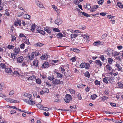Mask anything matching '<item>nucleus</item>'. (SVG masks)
<instances>
[{
    "label": "nucleus",
    "mask_w": 123,
    "mask_h": 123,
    "mask_svg": "<svg viewBox=\"0 0 123 123\" xmlns=\"http://www.w3.org/2000/svg\"><path fill=\"white\" fill-rule=\"evenodd\" d=\"M113 50L110 49H107L106 50V52L108 53V55H109V54H112V53H113Z\"/></svg>",
    "instance_id": "25"
},
{
    "label": "nucleus",
    "mask_w": 123,
    "mask_h": 123,
    "mask_svg": "<svg viewBox=\"0 0 123 123\" xmlns=\"http://www.w3.org/2000/svg\"><path fill=\"white\" fill-rule=\"evenodd\" d=\"M11 36L12 38V39H11V41L13 42L16 40V37L14 36L13 35H12Z\"/></svg>",
    "instance_id": "42"
},
{
    "label": "nucleus",
    "mask_w": 123,
    "mask_h": 123,
    "mask_svg": "<svg viewBox=\"0 0 123 123\" xmlns=\"http://www.w3.org/2000/svg\"><path fill=\"white\" fill-rule=\"evenodd\" d=\"M70 50L72 51H74L75 52H78L80 51L79 49L76 48H72L70 49Z\"/></svg>",
    "instance_id": "24"
},
{
    "label": "nucleus",
    "mask_w": 123,
    "mask_h": 123,
    "mask_svg": "<svg viewBox=\"0 0 123 123\" xmlns=\"http://www.w3.org/2000/svg\"><path fill=\"white\" fill-rule=\"evenodd\" d=\"M48 63L47 62H45L43 64L42 67L43 68H46L49 67Z\"/></svg>",
    "instance_id": "20"
},
{
    "label": "nucleus",
    "mask_w": 123,
    "mask_h": 123,
    "mask_svg": "<svg viewBox=\"0 0 123 123\" xmlns=\"http://www.w3.org/2000/svg\"><path fill=\"white\" fill-rule=\"evenodd\" d=\"M57 78H61L63 76L62 74L59 72L57 74Z\"/></svg>",
    "instance_id": "54"
},
{
    "label": "nucleus",
    "mask_w": 123,
    "mask_h": 123,
    "mask_svg": "<svg viewBox=\"0 0 123 123\" xmlns=\"http://www.w3.org/2000/svg\"><path fill=\"white\" fill-rule=\"evenodd\" d=\"M62 20L61 19H56L55 21V23L58 25H60L62 23Z\"/></svg>",
    "instance_id": "11"
},
{
    "label": "nucleus",
    "mask_w": 123,
    "mask_h": 123,
    "mask_svg": "<svg viewBox=\"0 0 123 123\" xmlns=\"http://www.w3.org/2000/svg\"><path fill=\"white\" fill-rule=\"evenodd\" d=\"M97 97L96 95L95 94H94L92 95L91 96V99L93 100L95 99Z\"/></svg>",
    "instance_id": "41"
},
{
    "label": "nucleus",
    "mask_w": 123,
    "mask_h": 123,
    "mask_svg": "<svg viewBox=\"0 0 123 123\" xmlns=\"http://www.w3.org/2000/svg\"><path fill=\"white\" fill-rule=\"evenodd\" d=\"M20 47L21 49H24L25 47V44L24 43H22L20 45Z\"/></svg>",
    "instance_id": "56"
},
{
    "label": "nucleus",
    "mask_w": 123,
    "mask_h": 123,
    "mask_svg": "<svg viewBox=\"0 0 123 123\" xmlns=\"http://www.w3.org/2000/svg\"><path fill=\"white\" fill-rule=\"evenodd\" d=\"M23 42L27 44H29L30 43L29 39L27 38L23 40Z\"/></svg>",
    "instance_id": "34"
},
{
    "label": "nucleus",
    "mask_w": 123,
    "mask_h": 123,
    "mask_svg": "<svg viewBox=\"0 0 123 123\" xmlns=\"http://www.w3.org/2000/svg\"><path fill=\"white\" fill-rule=\"evenodd\" d=\"M38 61L36 59L34 60L33 62V66H35L36 67L38 66Z\"/></svg>",
    "instance_id": "16"
},
{
    "label": "nucleus",
    "mask_w": 123,
    "mask_h": 123,
    "mask_svg": "<svg viewBox=\"0 0 123 123\" xmlns=\"http://www.w3.org/2000/svg\"><path fill=\"white\" fill-rule=\"evenodd\" d=\"M21 20H17L16 21H15L14 22V24L16 26L18 25L20 26L21 25Z\"/></svg>",
    "instance_id": "13"
},
{
    "label": "nucleus",
    "mask_w": 123,
    "mask_h": 123,
    "mask_svg": "<svg viewBox=\"0 0 123 123\" xmlns=\"http://www.w3.org/2000/svg\"><path fill=\"white\" fill-rule=\"evenodd\" d=\"M22 28H23V29L24 30L26 31H28V28H27L26 26H25V25L23 26L22 27Z\"/></svg>",
    "instance_id": "58"
},
{
    "label": "nucleus",
    "mask_w": 123,
    "mask_h": 123,
    "mask_svg": "<svg viewBox=\"0 0 123 123\" xmlns=\"http://www.w3.org/2000/svg\"><path fill=\"white\" fill-rule=\"evenodd\" d=\"M24 101L28 103L29 104H30L31 105H33L34 104H32V102H31V101H30L29 100H28L27 99H25L24 100Z\"/></svg>",
    "instance_id": "28"
},
{
    "label": "nucleus",
    "mask_w": 123,
    "mask_h": 123,
    "mask_svg": "<svg viewBox=\"0 0 123 123\" xmlns=\"http://www.w3.org/2000/svg\"><path fill=\"white\" fill-rule=\"evenodd\" d=\"M36 106L38 108L41 110L46 111H47L49 110V108L44 107L42 105L39 104H37Z\"/></svg>",
    "instance_id": "4"
},
{
    "label": "nucleus",
    "mask_w": 123,
    "mask_h": 123,
    "mask_svg": "<svg viewBox=\"0 0 123 123\" xmlns=\"http://www.w3.org/2000/svg\"><path fill=\"white\" fill-rule=\"evenodd\" d=\"M106 68L110 72L109 73V74H112V68L110 66V65L109 64H108L106 66Z\"/></svg>",
    "instance_id": "8"
},
{
    "label": "nucleus",
    "mask_w": 123,
    "mask_h": 123,
    "mask_svg": "<svg viewBox=\"0 0 123 123\" xmlns=\"http://www.w3.org/2000/svg\"><path fill=\"white\" fill-rule=\"evenodd\" d=\"M85 68L86 69H88L90 67V65L88 63H85Z\"/></svg>",
    "instance_id": "40"
},
{
    "label": "nucleus",
    "mask_w": 123,
    "mask_h": 123,
    "mask_svg": "<svg viewBox=\"0 0 123 123\" xmlns=\"http://www.w3.org/2000/svg\"><path fill=\"white\" fill-rule=\"evenodd\" d=\"M117 6L120 8H123V5L121 2H118L117 3Z\"/></svg>",
    "instance_id": "36"
},
{
    "label": "nucleus",
    "mask_w": 123,
    "mask_h": 123,
    "mask_svg": "<svg viewBox=\"0 0 123 123\" xmlns=\"http://www.w3.org/2000/svg\"><path fill=\"white\" fill-rule=\"evenodd\" d=\"M36 28V25L35 24H33L31 26V31H34L35 29Z\"/></svg>",
    "instance_id": "30"
},
{
    "label": "nucleus",
    "mask_w": 123,
    "mask_h": 123,
    "mask_svg": "<svg viewBox=\"0 0 123 123\" xmlns=\"http://www.w3.org/2000/svg\"><path fill=\"white\" fill-rule=\"evenodd\" d=\"M117 48L118 49L121 50L123 48V47L121 45L118 46H117Z\"/></svg>",
    "instance_id": "60"
},
{
    "label": "nucleus",
    "mask_w": 123,
    "mask_h": 123,
    "mask_svg": "<svg viewBox=\"0 0 123 123\" xmlns=\"http://www.w3.org/2000/svg\"><path fill=\"white\" fill-rule=\"evenodd\" d=\"M14 93V91L13 90L11 91L9 93V95H13Z\"/></svg>",
    "instance_id": "63"
},
{
    "label": "nucleus",
    "mask_w": 123,
    "mask_h": 123,
    "mask_svg": "<svg viewBox=\"0 0 123 123\" xmlns=\"http://www.w3.org/2000/svg\"><path fill=\"white\" fill-rule=\"evenodd\" d=\"M94 84L96 85L100 86V81L96 80H95L94 82Z\"/></svg>",
    "instance_id": "32"
},
{
    "label": "nucleus",
    "mask_w": 123,
    "mask_h": 123,
    "mask_svg": "<svg viewBox=\"0 0 123 123\" xmlns=\"http://www.w3.org/2000/svg\"><path fill=\"white\" fill-rule=\"evenodd\" d=\"M21 66L22 67L27 66L26 62H23V63H22V64Z\"/></svg>",
    "instance_id": "61"
},
{
    "label": "nucleus",
    "mask_w": 123,
    "mask_h": 123,
    "mask_svg": "<svg viewBox=\"0 0 123 123\" xmlns=\"http://www.w3.org/2000/svg\"><path fill=\"white\" fill-rule=\"evenodd\" d=\"M106 14V13L104 12H101L100 13V15L103 16H105Z\"/></svg>",
    "instance_id": "64"
},
{
    "label": "nucleus",
    "mask_w": 123,
    "mask_h": 123,
    "mask_svg": "<svg viewBox=\"0 0 123 123\" xmlns=\"http://www.w3.org/2000/svg\"><path fill=\"white\" fill-rule=\"evenodd\" d=\"M85 76L88 78H89L90 77V74L88 72H86L84 74Z\"/></svg>",
    "instance_id": "45"
},
{
    "label": "nucleus",
    "mask_w": 123,
    "mask_h": 123,
    "mask_svg": "<svg viewBox=\"0 0 123 123\" xmlns=\"http://www.w3.org/2000/svg\"><path fill=\"white\" fill-rule=\"evenodd\" d=\"M73 33L71 34V36L72 38H75L78 36H79L80 37H82L86 39V35L83 34V33H81L79 31H73Z\"/></svg>",
    "instance_id": "1"
},
{
    "label": "nucleus",
    "mask_w": 123,
    "mask_h": 123,
    "mask_svg": "<svg viewBox=\"0 0 123 123\" xmlns=\"http://www.w3.org/2000/svg\"><path fill=\"white\" fill-rule=\"evenodd\" d=\"M108 80L110 83L112 82L113 80V78L112 77H107Z\"/></svg>",
    "instance_id": "33"
},
{
    "label": "nucleus",
    "mask_w": 123,
    "mask_h": 123,
    "mask_svg": "<svg viewBox=\"0 0 123 123\" xmlns=\"http://www.w3.org/2000/svg\"><path fill=\"white\" fill-rule=\"evenodd\" d=\"M98 5H94L93 6L91 7L90 11L91 12H93L96 11V9L98 8Z\"/></svg>",
    "instance_id": "9"
},
{
    "label": "nucleus",
    "mask_w": 123,
    "mask_h": 123,
    "mask_svg": "<svg viewBox=\"0 0 123 123\" xmlns=\"http://www.w3.org/2000/svg\"><path fill=\"white\" fill-rule=\"evenodd\" d=\"M101 43L99 41H97L96 42H94L93 43V44L95 46H98L99 45H101Z\"/></svg>",
    "instance_id": "26"
},
{
    "label": "nucleus",
    "mask_w": 123,
    "mask_h": 123,
    "mask_svg": "<svg viewBox=\"0 0 123 123\" xmlns=\"http://www.w3.org/2000/svg\"><path fill=\"white\" fill-rule=\"evenodd\" d=\"M102 100L103 101L105 100H107L108 99V98L106 96H103L101 97Z\"/></svg>",
    "instance_id": "43"
},
{
    "label": "nucleus",
    "mask_w": 123,
    "mask_h": 123,
    "mask_svg": "<svg viewBox=\"0 0 123 123\" xmlns=\"http://www.w3.org/2000/svg\"><path fill=\"white\" fill-rule=\"evenodd\" d=\"M36 46L37 47H40L43 45L44 44L40 43H38L36 44Z\"/></svg>",
    "instance_id": "38"
},
{
    "label": "nucleus",
    "mask_w": 123,
    "mask_h": 123,
    "mask_svg": "<svg viewBox=\"0 0 123 123\" xmlns=\"http://www.w3.org/2000/svg\"><path fill=\"white\" fill-rule=\"evenodd\" d=\"M36 83L38 84H40L41 83V80L39 78L36 79Z\"/></svg>",
    "instance_id": "35"
},
{
    "label": "nucleus",
    "mask_w": 123,
    "mask_h": 123,
    "mask_svg": "<svg viewBox=\"0 0 123 123\" xmlns=\"http://www.w3.org/2000/svg\"><path fill=\"white\" fill-rule=\"evenodd\" d=\"M52 82L55 85H56L62 84L63 83V82L60 81L59 80L56 79L53 80L52 81Z\"/></svg>",
    "instance_id": "6"
},
{
    "label": "nucleus",
    "mask_w": 123,
    "mask_h": 123,
    "mask_svg": "<svg viewBox=\"0 0 123 123\" xmlns=\"http://www.w3.org/2000/svg\"><path fill=\"white\" fill-rule=\"evenodd\" d=\"M77 97L79 100H81L82 99L81 95L80 93H79L77 95Z\"/></svg>",
    "instance_id": "50"
},
{
    "label": "nucleus",
    "mask_w": 123,
    "mask_h": 123,
    "mask_svg": "<svg viewBox=\"0 0 123 123\" xmlns=\"http://www.w3.org/2000/svg\"><path fill=\"white\" fill-rule=\"evenodd\" d=\"M5 70L6 72L8 73H10L12 71L11 68H6Z\"/></svg>",
    "instance_id": "22"
},
{
    "label": "nucleus",
    "mask_w": 123,
    "mask_h": 123,
    "mask_svg": "<svg viewBox=\"0 0 123 123\" xmlns=\"http://www.w3.org/2000/svg\"><path fill=\"white\" fill-rule=\"evenodd\" d=\"M3 4L2 3H0V11H1L3 9Z\"/></svg>",
    "instance_id": "52"
},
{
    "label": "nucleus",
    "mask_w": 123,
    "mask_h": 123,
    "mask_svg": "<svg viewBox=\"0 0 123 123\" xmlns=\"http://www.w3.org/2000/svg\"><path fill=\"white\" fill-rule=\"evenodd\" d=\"M117 88H123V84L120 82L117 83Z\"/></svg>",
    "instance_id": "21"
},
{
    "label": "nucleus",
    "mask_w": 123,
    "mask_h": 123,
    "mask_svg": "<svg viewBox=\"0 0 123 123\" xmlns=\"http://www.w3.org/2000/svg\"><path fill=\"white\" fill-rule=\"evenodd\" d=\"M82 15H84V16H86V17H88L89 16H88V14H87L86 13L83 12H82Z\"/></svg>",
    "instance_id": "62"
},
{
    "label": "nucleus",
    "mask_w": 123,
    "mask_h": 123,
    "mask_svg": "<svg viewBox=\"0 0 123 123\" xmlns=\"http://www.w3.org/2000/svg\"><path fill=\"white\" fill-rule=\"evenodd\" d=\"M99 58L103 62L105 60V57L104 55H101Z\"/></svg>",
    "instance_id": "55"
},
{
    "label": "nucleus",
    "mask_w": 123,
    "mask_h": 123,
    "mask_svg": "<svg viewBox=\"0 0 123 123\" xmlns=\"http://www.w3.org/2000/svg\"><path fill=\"white\" fill-rule=\"evenodd\" d=\"M0 66L2 68H4L5 67L6 65L4 64L1 63L0 64Z\"/></svg>",
    "instance_id": "57"
},
{
    "label": "nucleus",
    "mask_w": 123,
    "mask_h": 123,
    "mask_svg": "<svg viewBox=\"0 0 123 123\" xmlns=\"http://www.w3.org/2000/svg\"><path fill=\"white\" fill-rule=\"evenodd\" d=\"M60 68L61 69V71L62 72V73H63V72L64 73V71H65V70L62 67V66H60Z\"/></svg>",
    "instance_id": "59"
},
{
    "label": "nucleus",
    "mask_w": 123,
    "mask_h": 123,
    "mask_svg": "<svg viewBox=\"0 0 123 123\" xmlns=\"http://www.w3.org/2000/svg\"><path fill=\"white\" fill-rule=\"evenodd\" d=\"M14 47V46L12 45H8V46H7V47L8 48L10 49H13Z\"/></svg>",
    "instance_id": "49"
},
{
    "label": "nucleus",
    "mask_w": 123,
    "mask_h": 123,
    "mask_svg": "<svg viewBox=\"0 0 123 123\" xmlns=\"http://www.w3.org/2000/svg\"><path fill=\"white\" fill-rule=\"evenodd\" d=\"M52 29L53 31H60L57 28H53L48 27H46L45 28H44V31H51Z\"/></svg>",
    "instance_id": "5"
},
{
    "label": "nucleus",
    "mask_w": 123,
    "mask_h": 123,
    "mask_svg": "<svg viewBox=\"0 0 123 123\" xmlns=\"http://www.w3.org/2000/svg\"><path fill=\"white\" fill-rule=\"evenodd\" d=\"M20 51V49L19 48H15L14 50L13 54L16 55L18 54Z\"/></svg>",
    "instance_id": "14"
},
{
    "label": "nucleus",
    "mask_w": 123,
    "mask_h": 123,
    "mask_svg": "<svg viewBox=\"0 0 123 123\" xmlns=\"http://www.w3.org/2000/svg\"><path fill=\"white\" fill-rule=\"evenodd\" d=\"M35 56V52H33L29 56V59L31 60H32Z\"/></svg>",
    "instance_id": "18"
},
{
    "label": "nucleus",
    "mask_w": 123,
    "mask_h": 123,
    "mask_svg": "<svg viewBox=\"0 0 123 123\" xmlns=\"http://www.w3.org/2000/svg\"><path fill=\"white\" fill-rule=\"evenodd\" d=\"M85 67V64L83 63H82L80 65V67L82 68H84Z\"/></svg>",
    "instance_id": "53"
},
{
    "label": "nucleus",
    "mask_w": 123,
    "mask_h": 123,
    "mask_svg": "<svg viewBox=\"0 0 123 123\" xmlns=\"http://www.w3.org/2000/svg\"><path fill=\"white\" fill-rule=\"evenodd\" d=\"M54 75H52L51 76H49L48 77V79L50 80H53L54 79Z\"/></svg>",
    "instance_id": "47"
},
{
    "label": "nucleus",
    "mask_w": 123,
    "mask_h": 123,
    "mask_svg": "<svg viewBox=\"0 0 123 123\" xmlns=\"http://www.w3.org/2000/svg\"><path fill=\"white\" fill-rule=\"evenodd\" d=\"M31 16L28 14H26L25 15L24 17L29 20L30 19Z\"/></svg>",
    "instance_id": "46"
},
{
    "label": "nucleus",
    "mask_w": 123,
    "mask_h": 123,
    "mask_svg": "<svg viewBox=\"0 0 123 123\" xmlns=\"http://www.w3.org/2000/svg\"><path fill=\"white\" fill-rule=\"evenodd\" d=\"M36 2L37 6L40 8H42L44 7V6L40 2L37 0L36 1Z\"/></svg>",
    "instance_id": "10"
},
{
    "label": "nucleus",
    "mask_w": 123,
    "mask_h": 123,
    "mask_svg": "<svg viewBox=\"0 0 123 123\" xmlns=\"http://www.w3.org/2000/svg\"><path fill=\"white\" fill-rule=\"evenodd\" d=\"M5 99L7 102H10L12 103H18L19 102V101H18L14 100L11 98H5Z\"/></svg>",
    "instance_id": "7"
},
{
    "label": "nucleus",
    "mask_w": 123,
    "mask_h": 123,
    "mask_svg": "<svg viewBox=\"0 0 123 123\" xmlns=\"http://www.w3.org/2000/svg\"><path fill=\"white\" fill-rule=\"evenodd\" d=\"M36 76H35L33 75L30 77L28 78L27 80H33L36 78Z\"/></svg>",
    "instance_id": "37"
},
{
    "label": "nucleus",
    "mask_w": 123,
    "mask_h": 123,
    "mask_svg": "<svg viewBox=\"0 0 123 123\" xmlns=\"http://www.w3.org/2000/svg\"><path fill=\"white\" fill-rule=\"evenodd\" d=\"M24 96L27 97L29 98V100L31 101L32 104H35V102L34 101L33 99L31 98L32 97V95L28 93H26L24 95Z\"/></svg>",
    "instance_id": "2"
},
{
    "label": "nucleus",
    "mask_w": 123,
    "mask_h": 123,
    "mask_svg": "<svg viewBox=\"0 0 123 123\" xmlns=\"http://www.w3.org/2000/svg\"><path fill=\"white\" fill-rule=\"evenodd\" d=\"M108 63L110 64H111L112 63V62L113 60L111 58H109L108 59Z\"/></svg>",
    "instance_id": "51"
},
{
    "label": "nucleus",
    "mask_w": 123,
    "mask_h": 123,
    "mask_svg": "<svg viewBox=\"0 0 123 123\" xmlns=\"http://www.w3.org/2000/svg\"><path fill=\"white\" fill-rule=\"evenodd\" d=\"M13 75L14 76H20V74L19 72L16 71H14L13 73Z\"/></svg>",
    "instance_id": "23"
},
{
    "label": "nucleus",
    "mask_w": 123,
    "mask_h": 123,
    "mask_svg": "<svg viewBox=\"0 0 123 123\" xmlns=\"http://www.w3.org/2000/svg\"><path fill=\"white\" fill-rule=\"evenodd\" d=\"M116 66L117 68V69L118 71L123 72V71L122 70V68L121 67V66H120L119 64H116Z\"/></svg>",
    "instance_id": "19"
},
{
    "label": "nucleus",
    "mask_w": 123,
    "mask_h": 123,
    "mask_svg": "<svg viewBox=\"0 0 123 123\" xmlns=\"http://www.w3.org/2000/svg\"><path fill=\"white\" fill-rule=\"evenodd\" d=\"M69 91L71 94H74L75 93V90H73L72 89H70Z\"/></svg>",
    "instance_id": "44"
},
{
    "label": "nucleus",
    "mask_w": 123,
    "mask_h": 123,
    "mask_svg": "<svg viewBox=\"0 0 123 123\" xmlns=\"http://www.w3.org/2000/svg\"><path fill=\"white\" fill-rule=\"evenodd\" d=\"M48 57V55L47 54L42 55V56L41 57V59L44 60L47 59Z\"/></svg>",
    "instance_id": "17"
},
{
    "label": "nucleus",
    "mask_w": 123,
    "mask_h": 123,
    "mask_svg": "<svg viewBox=\"0 0 123 123\" xmlns=\"http://www.w3.org/2000/svg\"><path fill=\"white\" fill-rule=\"evenodd\" d=\"M59 62V60H53L52 62V65H55V64H57V63Z\"/></svg>",
    "instance_id": "31"
},
{
    "label": "nucleus",
    "mask_w": 123,
    "mask_h": 123,
    "mask_svg": "<svg viewBox=\"0 0 123 123\" xmlns=\"http://www.w3.org/2000/svg\"><path fill=\"white\" fill-rule=\"evenodd\" d=\"M72 99L71 96L69 94H67L65 97L64 100L67 103L69 102L70 100Z\"/></svg>",
    "instance_id": "3"
},
{
    "label": "nucleus",
    "mask_w": 123,
    "mask_h": 123,
    "mask_svg": "<svg viewBox=\"0 0 123 123\" xmlns=\"http://www.w3.org/2000/svg\"><path fill=\"white\" fill-rule=\"evenodd\" d=\"M112 52V54L114 56H117L120 54L117 51H113Z\"/></svg>",
    "instance_id": "27"
},
{
    "label": "nucleus",
    "mask_w": 123,
    "mask_h": 123,
    "mask_svg": "<svg viewBox=\"0 0 123 123\" xmlns=\"http://www.w3.org/2000/svg\"><path fill=\"white\" fill-rule=\"evenodd\" d=\"M24 59L22 56H20L18 58L17 61L19 63H22Z\"/></svg>",
    "instance_id": "15"
},
{
    "label": "nucleus",
    "mask_w": 123,
    "mask_h": 123,
    "mask_svg": "<svg viewBox=\"0 0 123 123\" xmlns=\"http://www.w3.org/2000/svg\"><path fill=\"white\" fill-rule=\"evenodd\" d=\"M107 78V77H105V78H104L103 79V82L106 84H107L108 83V80Z\"/></svg>",
    "instance_id": "39"
},
{
    "label": "nucleus",
    "mask_w": 123,
    "mask_h": 123,
    "mask_svg": "<svg viewBox=\"0 0 123 123\" xmlns=\"http://www.w3.org/2000/svg\"><path fill=\"white\" fill-rule=\"evenodd\" d=\"M95 63L100 67L102 66V62L99 60H96L95 61Z\"/></svg>",
    "instance_id": "12"
},
{
    "label": "nucleus",
    "mask_w": 123,
    "mask_h": 123,
    "mask_svg": "<svg viewBox=\"0 0 123 123\" xmlns=\"http://www.w3.org/2000/svg\"><path fill=\"white\" fill-rule=\"evenodd\" d=\"M56 36L58 38H61L64 36V35L61 33H59L57 34Z\"/></svg>",
    "instance_id": "29"
},
{
    "label": "nucleus",
    "mask_w": 123,
    "mask_h": 123,
    "mask_svg": "<svg viewBox=\"0 0 123 123\" xmlns=\"http://www.w3.org/2000/svg\"><path fill=\"white\" fill-rule=\"evenodd\" d=\"M15 55H16L13 54V53H12L11 54V57L13 60H14L16 58V57L15 56Z\"/></svg>",
    "instance_id": "48"
}]
</instances>
